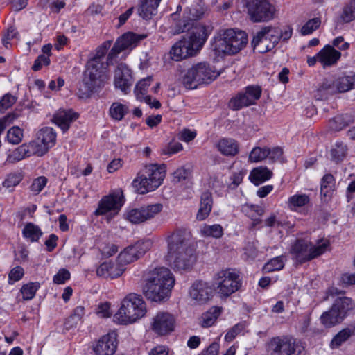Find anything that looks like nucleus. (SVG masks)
Listing matches in <instances>:
<instances>
[{"label": "nucleus", "instance_id": "obj_1", "mask_svg": "<svg viewBox=\"0 0 355 355\" xmlns=\"http://www.w3.org/2000/svg\"><path fill=\"white\" fill-rule=\"evenodd\" d=\"M166 259L175 271L190 269L196 261L195 249L191 233L187 230L178 229L167 236Z\"/></svg>", "mask_w": 355, "mask_h": 355}, {"label": "nucleus", "instance_id": "obj_2", "mask_svg": "<svg viewBox=\"0 0 355 355\" xmlns=\"http://www.w3.org/2000/svg\"><path fill=\"white\" fill-rule=\"evenodd\" d=\"M144 279L145 284L143 292L148 300L157 302L168 300L175 282L168 268L159 267L148 269L145 272Z\"/></svg>", "mask_w": 355, "mask_h": 355}, {"label": "nucleus", "instance_id": "obj_3", "mask_svg": "<svg viewBox=\"0 0 355 355\" xmlns=\"http://www.w3.org/2000/svg\"><path fill=\"white\" fill-rule=\"evenodd\" d=\"M213 31L211 25H198L188 35L177 42L170 51L171 58L180 61L195 56L202 49Z\"/></svg>", "mask_w": 355, "mask_h": 355}, {"label": "nucleus", "instance_id": "obj_4", "mask_svg": "<svg viewBox=\"0 0 355 355\" xmlns=\"http://www.w3.org/2000/svg\"><path fill=\"white\" fill-rule=\"evenodd\" d=\"M248 42L245 31L228 28L220 30L214 38L213 51L218 56L234 55L243 49Z\"/></svg>", "mask_w": 355, "mask_h": 355}, {"label": "nucleus", "instance_id": "obj_5", "mask_svg": "<svg viewBox=\"0 0 355 355\" xmlns=\"http://www.w3.org/2000/svg\"><path fill=\"white\" fill-rule=\"evenodd\" d=\"M146 313V306L142 297L135 293H129L121 301L114 320L119 324L126 325L137 322Z\"/></svg>", "mask_w": 355, "mask_h": 355}, {"label": "nucleus", "instance_id": "obj_6", "mask_svg": "<svg viewBox=\"0 0 355 355\" xmlns=\"http://www.w3.org/2000/svg\"><path fill=\"white\" fill-rule=\"evenodd\" d=\"M166 173V166L164 164L146 165L134 180L133 186L141 194L153 191L163 183Z\"/></svg>", "mask_w": 355, "mask_h": 355}, {"label": "nucleus", "instance_id": "obj_7", "mask_svg": "<svg viewBox=\"0 0 355 355\" xmlns=\"http://www.w3.org/2000/svg\"><path fill=\"white\" fill-rule=\"evenodd\" d=\"M329 245L327 239H320L315 245L306 239H297L291 246V254L296 262L303 263L324 254Z\"/></svg>", "mask_w": 355, "mask_h": 355}, {"label": "nucleus", "instance_id": "obj_8", "mask_svg": "<svg viewBox=\"0 0 355 355\" xmlns=\"http://www.w3.org/2000/svg\"><path fill=\"white\" fill-rule=\"evenodd\" d=\"M214 280L215 291L222 300H226L242 286L240 272L233 268L218 271L214 275Z\"/></svg>", "mask_w": 355, "mask_h": 355}, {"label": "nucleus", "instance_id": "obj_9", "mask_svg": "<svg viewBox=\"0 0 355 355\" xmlns=\"http://www.w3.org/2000/svg\"><path fill=\"white\" fill-rule=\"evenodd\" d=\"M301 340L291 336H277L270 339L268 352L271 355H305Z\"/></svg>", "mask_w": 355, "mask_h": 355}, {"label": "nucleus", "instance_id": "obj_10", "mask_svg": "<svg viewBox=\"0 0 355 355\" xmlns=\"http://www.w3.org/2000/svg\"><path fill=\"white\" fill-rule=\"evenodd\" d=\"M353 300L348 297H338L334 302L331 309L320 316V321L327 327H331L341 322L353 309Z\"/></svg>", "mask_w": 355, "mask_h": 355}, {"label": "nucleus", "instance_id": "obj_11", "mask_svg": "<svg viewBox=\"0 0 355 355\" xmlns=\"http://www.w3.org/2000/svg\"><path fill=\"white\" fill-rule=\"evenodd\" d=\"M219 76L209 64L200 62L192 67L184 78V83L190 85L189 89H196L198 86L207 85Z\"/></svg>", "mask_w": 355, "mask_h": 355}, {"label": "nucleus", "instance_id": "obj_12", "mask_svg": "<svg viewBox=\"0 0 355 355\" xmlns=\"http://www.w3.org/2000/svg\"><path fill=\"white\" fill-rule=\"evenodd\" d=\"M250 19L254 22H268L275 18L276 7L269 0H245Z\"/></svg>", "mask_w": 355, "mask_h": 355}, {"label": "nucleus", "instance_id": "obj_13", "mask_svg": "<svg viewBox=\"0 0 355 355\" xmlns=\"http://www.w3.org/2000/svg\"><path fill=\"white\" fill-rule=\"evenodd\" d=\"M280 29L272 26H265L258 31L252 41L254 51L265 53L275 48L279 41Z\"/></svg>", "mask_w": 355, "mask_h": 355}, {"label": "nucleus", "instance_id": "obj_14", "mask_svg": "<svg viewBox=\"0 0 355 355\" xmlns=\"http://www.w3.org/2000/svg\"><path fill=\"white\" fill-rule=\"evenodd\" d=\"M107 64H86L84 83L88 89H98L105 87L110 80V73Z\"/></svg>", "mask_w": 355, "mask_h": 355}, {"label": "nucleus", "instance_id": "obj_15", "mask_svg": "<svg viewBox=\"0 0 355 355\" xmlns=\"http://www.w3.org/2000/svg\"><path fill=\"white\" fill-rule=\"evenodd\" d=\"M152 246L149 240L139 241L125 248L118 256L117 261L121 266L129 264L143 256Z\"/></svg>", "mask_w": 355, "mask_h": 355}, {"label": "nucleus", "instance_id": "obj_16", "mask_svg": "<svg viewBox=\"0 0 355 355\" xmlns=\"http://www.w3.org/2000/svg\"><path fill=\"white\" fill-rule=\"evenodd\" d=\"M147 37L146 34H137L132 32H128L117 39L113 47L109 52V60L113 57H118L119 54L127 49H132L139 43Z\"/></svg>", "mask_w": 355, "mask_h": 355}, {"label": "nucleus", "instance_id": "obj_17", "mask_svg": "<svg viewBox=\"0 0 355 355\" xmlns=\"http://www.w3.org/2000/svg\"><path fill=\"white\" fill-rule=\"evenodd\" d=\"M162 204L157 203L139 208H134L126 211L125 219L133 224L144 223L153 218L162 209Z\"/></svg>", "mask_w": 355, "mask_h": 355}, {"label": "nucleus", "instance_id": "obj_18", "mask_svg": "<svg viewBox=\"0 0 355 355\" xmlns=\"http://www.w3.org/2000/svg\"><path fill=\"white\" fill-rule=\"evenodd\" d=\"M123 205V196L121 191H116L103 197L98 203L95 215H105L109 211L117 214Z\"/></svg>", "mask_w": 355, "mask_h": 355}, {"label": "nucleus", "instance_id": "obj_19", "mask_svg": "<svg viewBox=\"0 0 355 355\" xmlns=\"http://www.w3.org/2000/svg\"><path fill=\"white\" fill-rule=\"evenodd\" d=\"M175 319L168 313L158 312L152 319V330L159 335H165L172 332L175 329Z\"/></svg>", "mask_w": 355, "mask_h": 355}, {"label": "nucleus", "instance_id": "obj_20", "mask_svg": "<svg viewBox=\"0 0 355 355\" xmlns=\"http://www.w3.org/2000/svg\"><path fill=\"white\" fill-rule=\"evenodd\" d=\"M261 95V90H245L231 98L228 106L233 110H239L243 107L254 104Z\"/></svg>", "mask_w": 355, "mask_h": 355}, {"label": "nucleus", "instance_id": "obj_21", "mask_svg": "<svg viewBox=\"0 0 355 355\" xmlns=\"http://www.w3.org/2000/svg\"><path fill=\"white\" fill-rule=\"evenodd\" d=\"M189 295L196 303L203 304L212 298L213 290L208 283L196 281L191 286Z\"/></svg>", "mask_w": 355, "mask_h": 355}, {"label": "nucleus", "instance_id": "obj_22", "mask_svg": "<svg viewBox=\"0 0 355 355\" xmlns=\"http://www.w3.org/2000/svg\"><path fill=\"white\" fill-rule=\"evenodd\" d=\"M116 333L111 331L103 336L94 347L96 355H112L117 347Z\"/></svg>", "mask_w": 355, "mask_h": 355}, {"label": "nucleus", "instance_id": "obj_23", "mask_svg": "<svg viewBox=\"0 0 355 355\" xmlns=\"http://www.w3.org/2000/svg\"><path fill=\"white\" fill-rule=\"evenodd\" d=\"M131 71L128 66L120 62L114 71V83L116 89H128L133 84Z\"/></svg>", "mask_w": 355, "mask_h": 355}, {"label": "nucleus", "instance_id": "obj_24", "mask_svg": "<svg viewBox=\"0 0 355 355\" xmlns=\"http://www.w3.org/2000/svg\"><path fill=\"white\" fill-rule=\"evenodd\" d=\"M124 270L123 266L118 261H107L97 267L96 275L100 277L115 279L120 277Z\"/></svg>", "mask_w": 355, "mask_h": 355}, {"label": "nucleus", "instance_id": "obj_25", "mask_svg": "<svg viewBox=\"0 0 355 355\" xmlns=\"http://www.w3.org/2000/svg\"><path fill=\"white\" fill-rule=\"evenodd\" d=\"M78 114L72 110H59L54 115L53 121L62 130L67 132L71 123L78 118Z\"/></svg>", "mask_w": 355, "mask_h": 355}, {"label": "nucleus", "instance_id": "obj_26", "mask_svg": "<svg viewBox=\"0 0 355 355\" xmlns=\"http://www.w3.org/2000/svg\"><path fill=\"white\" fill-rule=\"evenodd\" d=\"M215 147L220 154L226 157L236 155L239 150V142L234 139L230 137L219 139L216 141Z\"/></svg>", "mask_w": 355, "mask_h": 355}, {"label": "nucleus", "instance_id": "obj_27", "mask_svg": "<svg viewBox=\"0 0 355 355\" xmlns=\"http://www.w3.org/2000/svg\"><path fill=\"white\" fill-rule=\"evenodd\" d=\"M112 44L111 41H105L101 45L98 46L96 49L94 55L87 62V64H95V65H113L114 62L116 59L117 57H113L110 60H109V54L107 55V60L104 62L103 60L104 59L105 55H106L108 49L110 48Z\"/></svg>", "mask_w": 355, "mask_h": 355}, {"label": "nucleus", "instance_id": "obj_28", "mask_svg": "<svg viewBox=\"0 0 355 355\" xmlns=\"http://www.w3.org/2000/svg\"><path fill=\"white\" fill-rule=\"evenodd\" d=\"M341 57L340 51L336 50L331 45H326L318 53L319 62L323 67L332 66L337 63Z\"/></svg>", "mask_w": 355, "mask_h": 355}, {"label": "nucleus", "instance_id": "obj_29", "mask_svg": "<svg viewBox=\"0 0 355 355\" xmlns=\"http://www.w3.org/2000/svg\"><path fill=\"white\" fill-rule=\"evenodd\" d=\"M162 0H141L138 12L144 19H150L157 14V7Z\"/></svg>", "mask_w": 355, "mask_h": 355}, {"label": "nucleus", "instance_id": "obj_30", "mask_svg": "<svg viewBox=\"0 0 355 355\" xmlns=\"http://www.w3.org/2000/svg\"><path fill=\"white\" fill-rule=\"evenodd\" d=\"M354 116L352 113L337 115L329 120V128L334 131H340L353 123Z\"/></svg>", "mask_w": 355, "mask_h": 355}, {"label": "nucleus", "instance_id": "obj_31", "mask_svg": "<svg viewBox=\"0 0 355 355\" xmlns=\"http://www.w3.org/2000/svg\"><path fill=\"white\" fill-rule=\"evenodd\" d=\"M212 197L209 192H204L200 198V208L196 215L198 220H203L208 217L212 209Z\"/></svg>", "mask_w": 355, "mask_h": 355}, {"label": "nucleus", "instance_id": "obj_32", "mask_svg": "<svg viewBox=\"0 0 355 355\" xmlns=\"http://www.w3.org/2000/svg\"><path fill=\"white\" fill-rule=\"evenodd\" d=\"M272 172L266 166H259L252 169L249 175L250 180L259 185L271 178Z\"/></svg>", "mask_w": 355, "mask_h": 355}, {"label": "nucleus", "instance_id": "obj_33", "mask_svg": "<svg viewBox=\"0 0 355 355\" xmlns=\"http://www.w3.org/2000/svg\"><path fill=\"white\" fill-rule=\"evenodd\" d=\"M222 312V308L219 306H212L207 311L202 313L200 324L202 327L207 328L211 327Z\"/></svg>", "mask_w": 355, "mask_h": 355}, {"label": "nucleus", "instance_id": "obj_34", "mask_svg": "<svg viewBox=\"0 0 355 355\" xmlns=\"http://www.w3.org/2000/svg\"><path fill=\"white\" fill-rule=\"evenodd\" d=\"M347 150V146L344 142L336 141L330 150L331 159L336 164L341 162L346 157Z\"/></svg>", "mask_w": 355, "mask_h": 355}, {"label": "nucleus", "instance_id": "obj_35", "mask_svg": "<svg viewBox=\"0 0 355 355\" xmlns=\"http://www.w3.org/2000/svg\"><path fill=\"white\" fill-rule=\"evenodd\" d=\"M37 138L41 140L46 147L49 150L55 146L56 142V133L53 128L45 127L42 128L37 135Z\"/></svg>", "mask_w": 355, "mask_h": 355}, {"label": "nucleus", "instance_id": "obj_36", "mask_svg": "<svg viewBox=\"0 0 355 355\" xmlns=\"http://www.w3.org/2000/svg\"><path fill=\"white\" fill-rule=\"evenodd\" d=\"M23 236L31 242H37L42 235L40 228L33 223H27L22 230Z\"/></svg>", "mask_w": 355, "mask_h": 355}, {"label": "nucleus", "instance_id": "obj_37", "mask_svg": "<svg viewBox=\"0 0 355 355\" xmlns=\"http://www.w3.org/2000/svg\"><path fill=\"white\" fill-rule=\"evenodd\" d=\"M339 19L343 23H349L355 19V0H350L343 6Z\"/></svg>", "mask_w": 355, "mask_h": 355}, {"label": "nucleus", "instance_id": "obj_38", "mask_svg": "<svg viewBox=\"0 0 355 355\" xmlns=\"http://www.w3.org/2000/svg\"><path fill=\"white\" fill-rule=\"evenodd\" d=\"M200 234L205 237L219 239L223 235V228L219 224H205L200 228Z\"/></svg>", "mask_w": 355, "mask_h": 355}, {"label": "nucleus", "instance_id": "obj_39", "mask_svg": "<svg viewBox=\"0 0 355 355\" xmlns=\"http://www.w3.org/2000/svg\"><path fill=\"white\" fill-rule=\"evenodd\" d=\"M24 174L20 171L11 172L6 175L2 186L8 189H12L23 180Z\"/></svg>", "mask_w": 355, "mask_h": 355}, {"label": "nucleus", "instance_id": "obj_40", "mask_svg": "<svg viewBox=\"0 0 355 355\" xmlns=\"http://www.w3.org/2000/svg\"><path fill=\"white\" fill-rule=\"evenodd\" d=\"M128 111L129 108L127 105L115 102L112 104L110 108V115L113 119L120 121Z\"/></svg>", "mask_w": 355, "mask_h": 355}, {"label": "nucleus", "instance_id": "obj_41", "mask_svg": "<svg viewBox=\"0 0 355 355\" xmlns=\"http://www.w3.org/2000/svg\"><path fill=\"white\" fill-rule=\"evenodd\" d=\"M333 87H336L337 89H354L355 73H351L348 75L337 78L334 82Z\"/></svg>", "mask_w": 355, "mask_h": 355}, {"label": "nucleus", "instance_id": "obj_42", "mask_svg": "<svg viewBox=\"0 0 355 355\" xmlns=\"http://www.w3.org/2000/svg\"><path fill=\"white\" fill-rule=\"evenodd\" d=\"M245 175L246 170L244 169L233 171L230 175L228 181H226L227 189L231 190L236 189L242 182Z\"/></svg>", "mask_w": 355, "mask_h": 355}, {"label": "nucleus", "instance_id": "obj_43", "mask_svg": "<svg viewBox=\"0 0 355 355\" xmlns=\"http://www.w3.org/2000/svg\"><path fill=\"white\" fill-rule=\"evenodd\" d=\"M309 198L306 194H295L288 198V204L291 210H296L309 202Z\"/></svg>", "mask_w": 355, "mask_h": 355}, {"label": "nucleus", "instance_id": "obj_44", "mask_svg": "<svg viewBox=\"0 0 355 355\" xmlns=\"http://www.w3.org/2000/svg\"><path fill=\"white\" fill-rule=\"evenodd\" d=\"M40 287V284L37 282H29L24 284L21 288L23 299L24 300H32L35 297L36 292L38 291Z\"/></svg>", "mask_w": 355, "mask_h": 355}, {"label": "nucleus", "instance_id": "obj_45", "mask_svg": "<svg viewBox=\"0 0 355 355\" xmlns=\"http://www.w3.org/2000/svg\"><path fill=\"white\" fill-rule=\"evenodd\" d=\"M27 144L31 153V155H36L37 156H42L49 150L48 147H46L44 144L41 142V140L37 137Z\"/></svg>", "mask_w": 355, "mask_h": 355}, {"label": "nucleus", "instance_id": "obj_46", "mask_svg": "<svg viewBox=\"0 0 355 355\" xmlns=\"http://www.w3.org/2000/svg\"><path fill=\"white\" fill-rule=\"evenodd\" d=\"M350 336H352V335L348 327L340 331L336 335L334 336L331 341V348L339 347L345 342H346Z\"/></svg>", "mask_w": 355, "mask_h": 355}, {"label": "nucleus", "instance_id": "obj_47", "mask_svg": "<svg viewBox=\"0 0 355 355\" xmlns=\"http://www.w3.org/2000/svg\"><path fill=\"white\" fill-rule=\"evenodd\" d=\"M284 267V259L283 256H278L273 259H271L268 262H267L264 267L263 270L266 272L280 270Z\"/></svg>", "mask_w": 355, "mask_h": 355}, {"label": "nucleus", "instance_id": "obj_48", "mask_svg": "<svg viewBox=\"0 0 355 355\" xmlns=\"http://www.w3.org/2000/svg\"><path fill=\"white\" fill-rule=\"evenodd\" d=\"M23 130L18 126H13L7 132V139L12 144H19L23 139Z\"/></svg>", "mask_w": 355, "mask_h": 355}, {"label": "nucleus", "instance_id": "obj_49", "mask_svg": "<svg viewBox=\"0 0 355 355\" xmlns=\"http://www.w3.org/2000/svg\"><path fill=\"white\" fill-rule=\"evenodd\" d=\"M142 90H134V93L135 94L137 98L139 101H144L147 105H148L152 108L159 109L161 107L160 102L148 95H145Z\"/></svg>", "mask_w": 355, "mask_h": 355}, {"label": "nucleus", "instance_id": "obj_50", "mask_svg": "<svg viewBox=\"0 0 355 355\" xmlns=\"http://www.w3.org/2000/svg\"><path fill=\"white\" fill-rule=\"evenodd\" d=\"M31 153L27 144H24L17 147L11 154L10 159L14 161H20L25 157H30Z\"/></svg>", "mask_w": 355, "mask_h": 355}, {"label": "nucleus", "instance_id": "obj_51", "mask_svg": "<svg viewBox=\"0 0 355 355\" xmlns=\"http://www.w3.org/2000/svg\"><path fill=\"white\" fill-rule=\"evenodd\" d=\"M267 155H268L267 148L255 147L249 155V161L251 162H258L267 158Z\"/></svg>", "mask_w": 355, "mask_h": 355}, {"label": "nucleus", "instance_id": "obj_52", "mask_svg": "<svg viewBox=\"0 0 355 355\" xmlns=\"http://www.w3.org/2000/svg\"><path fill=\"white\" fill-rule=\"evenodd\" d=\"M321 20L318 17L313 18L309 20L301 28V34L307 35L311 34L320 26Z\"/></svg>", "mask_w": 355, "mask_h": 355}, {"label": "nucleus", "instance_id": "obj_53", "mask_svg": "<svg viewBox=\"0 0 355 355\" xmlns=\"http://www.w3.org/2000/svg\"><path fill=\"white\" fill-rule=\"evenodd\" d=\"M242 210L248 217L254 220H256L257 216H261L263 212L262 208L254 205H245L243 207Z\"/></svg>", "mask_w": 355, "mask_h": 355}, {"label": "nucleus", "instance_id": "obj_54", "mask_svg": "<svg viewBox=\"0 0 355 355\" xmlns=\"http://www.w3.org/2000/svg\"><path fill=\"white\" fill-rule=\"evenodd\" d=\"M47 178L44 176H40L33 181L30 186L31 191L35 195L40 193L47 184Z\"/></svg>", "mask_w": 355, "mask_h": 355}, {"label": "nucleus", "instance_id": "obj_55", "mask_svg": "<svg viewBox=\"0 0 355 355\" xmlns=\"http://www.w3.org/2000/svg\"><path fill=\"white\" fill-rule=\"evenodd\" d=\"M245 329V325L243 323H238L231 328L225 334V340L227 342L232 341L235 337L242 332Z\"/></svg>", "mask_w": 355, "mask_h": 355}, {"label": "nucleus", "instance_id": "obj_56", "mask_svg": "<svg viewBox=\"0 0 355 355\" xmlns=\"http://www.w3.org/2000/svg\"><path fill=\"white\" fill-rule=\"evenodd\" d=\"M18 35L17 29L13 26H10L2 37V44L6 48H9L10 41L15 38Z\"/></svg>", "mask_w": 355, "mask_h": 355}, {"label": "nucleus", "instance_id": "obj_57", "mask_svg": "<svg viewBox=\"0 0 355 355\" xmlns=\"http://www.w3.org/2000/svg\"><path fill=\"white\" fill-rule=\"evenodd\" d=\"M267 153H268L267 158L272 162H279L282 159L283 150L280 147L267 148Z\"/></svg>", "mask_w": 355, "mask_h": 355}, {"label": "nucleus", "instance_id": "obj_58", "mask_svg": "<svg viewBox=\"0 0 355 355\" xmlns=\"http://www.w3.org/2000/svg\"><path fill=\"white\" fill-rule=\"evenodd\" d=\"M24 275V270L21 266H16L12 268L8 274L9 284H13L19 281Z\"/></svg>", "mask_w": 355, "mask_h": 355}, {"label": "nucleus", "instance_id": "obj_59", "mask_svg": "<svg viewBox=\"0 0 355 355\" xmlns=\"http://www.w3.org/2000/svg\"><path fill=\"white\" fill-rule=\"evenodd\" d=\"M190 171L189 169H187L184 166H181L177 168L173 173V182L178 183L182 180H186Z\"/></svg>", "mask_w": 355, "mask_h": 355}, {"label": "nucleus", "instance_id": "obj_60", "mask_svg": "<svg viewBox=\"0 0 355 355\" xmlns=\"http://www.w3.org/2000/svg\"><path fill=\"white\" fill-rule=\"evenodd\" d=\"M70 278V272L65 268H62L53 276V282L56 284H62Z\"/></svg>", "mask_w": 355, "mask_h": 355}, {"label": "nucleus", "instance_id": "obj_61", "mask_svg": "<svg viewBox=\"0 0 355 355\" xmlns=\"http://www.w3.org/2000/svg\"><path fill=\"white\" fill-rule=\"evenodd\" d=\"M16 101V97L10 94H5L0 101V112H3L11 107Z\"/></svg>", "mask_w": 355, "mask_h": 355}, {"label": "nucleus", "instance_id": "obj_62", "mask_svg": "<svg viewBox=\"0 0 355 355\" xmlns=\"http://www.w3.org/2000/svg\"><path fill=\"white\" fill-rule=\"evenodd\" d=\"M183 149L181 143L178 141H171L168 143V146L163 150V153L168 155H171L178 153Z\"/></svg>", "mask_w": 355, "mask_h": 355}, {"label": "nucleus", "instance_id": "obj_63", "mask_svg": "<svg viewBox=\"0 0 355 355\" xmlns=\"http://www.w3.org/2000/svg\"><path fill=\"white\" fill-rule=\"evenodd\" d=\"M49 63L50 59L48 56H46L45 55H40L35 60L32 69L33 71H39L43 65L46 66L49 65Z\"/></svg>", "mask_w": 355, "mask_h": 355}, {"label": "nucleus", "instance_id": "obj_64", "mask_svg": "<svg viewBox=\"0 0 355 355\" xmlns=\"http://www.w3.org/2000/svg\"><path fill=\"white\" fill-rule=\"evenodd\" d=\"M197 134L195 130H191L189 129H184L179 133V139L184 142H189L195 139Z\"/></svg>", "mask_w": 355, "mask_h": 355}]
</instances>
